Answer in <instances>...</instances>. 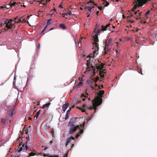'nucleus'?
Here are the masks:
<instances>
[{
	"label": "nucleus",
	"instance_id": "obj_6",
	"mask_svg": "<svg viewBox=\"0 0 157 157\" xmlns=\"http://www.w3.org/2000/svg\"><path fill=\"white\" fill-rule=\"evenodd\" d=\"M147 2V0H136L133 2L135 4V6H142L143 4Z\"/></svg>",
	"mask_w": 157,
	"mask_h": 157
},
{
	"label": "nucleus",
	"instance_id": "obj_28",
	"mask_svg": "<svg viewBox=\"0 0 157 157\" xmlns=\"http://www.w3.org/2000/svg\"><path fill=\"white\" fill-rule=\"evenodd\" d=\"M47 5V3H40V6H46Z\"/></svg>",
	"mask_w": 157,
	"mask_h": 157
},
{
	"label": "nucleus",
	"instance_id": "obj_30",
	"mask_svg": "<svg viewBox=\"0 0 157 157\" xmlns=\"http://www.w3.org/2000/svg\"><path fill=\"white\" fill-rule=\"evenodd\" d=\"M24 21H25L24 19L23 21H22L20 19H19L18 20V21H15V22H16H16L17 23H21V22H24Z\"/></svg>",
	"mask_w": 157,
	"mask_h": 157
},
{
	"label": "nucleus",
	"instance_id": "obj_51",
	"mask_svg": "<svg viewBox=\"0 0 157 157\" xmlns=\"http://www.w3.org/2000/svg\"><path fill=\"white\" fill-rule=\"evenodd\" d=\"M98 8L99 10H102V8L101 6H98Z\"/></svg>",
	"mask_w": 157,
	"mask_h": 157
},
{
	"label": "nucleus",
	"instance_id": "obj_24",
	"mask_svg": "<svg viewBox=\"0 0 157 157\" xmlns=\"http://www.w3.org/2000/svg\"><path fill=\"white\" fill-rule=\"evenodd\" d=\"M142 13V12H141L138 13V14L137 16V17H136V20H137L139 19H141L140 17L141 16V14Z\"/></svg>",
	"mask_w": 157,
	"mask_h": 157
},
{
	"label": "nucleus",
	"instance_id": "obj_62",
	"mask_svg": "<svg viewBox=\"0 0 157 157\" xmlns=\"http://www.w3.org/2000/svg\"><path fill=\"white\" fill-rule=\"evenodd\" d=\"M82 97H84L85 98H86L87 97L86 96L84 95V94H82Z\"/></svg>",
	"mask_w": 157,
	"mask_h": 157
},
{
	"label": "nucleus",
	"instance_id": "obj_34",
	"mask_svg": "<svg viewBox=\"0 0 157 157\" xmlns=\"http://www.w3.org/2000/svg\"><path fill=\"white\" fill-rule=\"evenodd\" d=\"M78 129H80V132H79V133L80 134H82L83 132V130L81 129L80 128H78Z\"/></svg>",
	"mask_w": 157,
	"mask_h": 157
},
{
	"label": "nucleus",
	"instance_id": "obj_46",
	"mask_svg": "<svg viewBox=\"0 0 157 157\" xmlns=\"http://www.w3.org/2000/svg\"><path fill=\"white\" fill-rule=\"evenodd\" d=\"M91 6H88V10L90 12H91V10L92 9V8H91Z\"/></svg>",
	"mask_w": 157,
	"mask_h": 157
},
{
	"label": "nucleus",
	"instance_id": "obj_5",
	"mask_svg": "<svg viewBox=\"0 0 157 157\" xmlns=\"http://www.w3.org/2000/svg\"><path fill=\"white\" fill-rule=\"evenodd\" d=\"M13 21L14 20L12 19H10V20L6 19L3 25L6 24V27L8 29H12L14 26V25L11 23V22Z\"/></svg>",
	"mask_w": 157,
	"mask_h": 157
},
{
	"label": "nucleus",
	"instance_id": "obj_22",
	"mask_svg": "<svg viewBox=\"0 0 157 157\" xmlns=\"http://www.w3.org/2000/svg\"><path fill=\"white\" fill-rule=\"evenodd\" d=\"M60 27L63 29L64 30L67 29V27L63 24H61L59 25Z\"/></svg>",
	"mask_w": 157,
	"mask_h": 157
},
{
	"label": "nucleus",
	"instance_id": "obj_54",
	"mask_svg": "<svg viewBox=\"0 0 157 157\" xmlns=\"http://www.w3.org/2000/svg\"><path fill=\"white\" fill-rule=\"evenodd\" d=\"M59 8H63V6H62V5L61 4H60V5H59Z\"/></svg>",
	"mask_w": 157,
	"mask_h": 157
},
{
	"label": "nucleus",
	"instance_id": "obj_32",
	"mask_svg": "<svg viewBox=\"0 0 157 157\" xmlns=\"http://www.w3.org/2000/svg\"><path fill=\"white\" fill-rule=\"evenodd\" d=\"M36 153H33V152H31L29 154V156H33L35 155Z\"/></svg>",
	"mask_w": 157,
	"mask_h": 157
},
{
	"label": "nucleus",
	"instance_id": "obj_18",
	"mask_svg": "<svg viewBox=\"0 0 157 157\" xmlns=\"http://www.w3.org/2000/svg\"><path fill=\"white\" fill-rule=\"evenodd\" d=\"M71 110V109H69L67 111L66 113V116H65V120H66L69 118V117L70 113Z\"/></svg>",
	"mask_w": 157,
	"mask_h": 157
},
{
	"label": "nucleus",
	"instance_id": "obj_10",
	"mask_svg": "<svg viewBox=\"0 0 157 157\" xmlns=\"http://www.w3.org/2000/svg\"><path fill=\"white\" fill-rule=\"evenodd\" d=\"M18 140H19V141L20 142L19 144V147L18 148V149L17 150L19 152H20L23 149V147H24V144L23 145H22V146H21L22 145L21 144V141L22 140V139L20 137Z\"/></svg>",
	"mask_w": 157,
	"mask_h": 157
},
{
	"label": "nucleus",
	"instance_id": "obj_25",
	"mask_svg": "<svg viewBox=\"0 0 157 157\" xmlns=\"http://www.w3.org/2000/svg\"><path fill=\"white\" fill-rule=\"evenodd\" d=\"M101 32L102 31H104L106 30V29L107 28L106 27V26H104L103 25H102L101 26Z\"/></svg>",
	"mask_w": 157,
	"mask_h": 157
},
{
	"label": "nucleus",
	"instance_id": "obj_31",
	"mask_svg": "<svg viewBox=\"0 0 157 157\" xmlns=\"http://www.w3.org/2000/svg\"><path fill=\"white\" fill-rule=\"evenodd\" d=\"M137 7V6H134L133 8L132 9V10L131 11V12H134L135 10H136Z\"/></svg>",
	"mask_w": 157,
	"mask_h": 157
},
{
	"label": "nucleus",
	"instance_id": "obj_49",
	"mask_svg": "<svg viewBox=\"0 0 157 157\" xmlns=\"http://www.w3.org/2000/svg\"><path fill=\"white\" fill-rule=\"evenodd\" d=\"M51 133L52 135L54 133V130L53 129H52L51 131Z\"/></svg>",
	"mask_w": 157,
	"mask_h": 157
},
{
	"label": "nucleus",
	"instance_id": "obj_13",
	"mask_svg": "<svg viewBox=\"0 0 157 157\" xmlns=\"http://www.w3.org/2000/svg\"><path fill=\"white\" fill-rule=\"evenodd\" d=\"M91 0H90V1L88 2H86V4L89 5L90 4H91L92 5H93V6H91V8H94V6L95 5L96 6H97V5L96 4H95L94 2L93 1H91Z\"/></svg>",
	"mask_w": 157,
	"mask_h": 157
},
{
	"label": "nucleus",
	"instance_id": "obj_50",
	"mask_svg": "<svg viewBox=\"0 0 157 157\" xmlns=\"http://www.w3.org/2000/svg\"><path fill=\"white\" fill-rule=\"evenodd\" d=\"M139 11V10H138L137 11H136L134 12V14L135 15H137L138 12Z\"/></svg>",
	"mask_w": 157,
	"mask_h": 157
},
{
	"label": "nucleus",
	"instance_id": "obj_59",
	"mask_svg": "<svg viewBox=\"0 0 157 157\" xmlns=\"http://www.w3.org/2000/svg\"><path fill=\"white\" fill-rule=\"evenodd\" d=\"M3 24H4V23H2L1 24H0L1 27L3 25H6V24H4V25H3Z\"/></svg>",
	"mask_w": 157,
	"mask_h": 157
},
{
	"label": "nucleus",
	"instance_id": "obj_19",
	"mask_svg": "<svg viewBox=\"0 0 157 157\" xmlns=\"http://www.w3.org/2000/svg\"><path fill=\"white\" fill-rule=\"evenodd\" d=\"M17 6V3L16 2H14L13 1H11L10 3L9 4V5H8L9 6H10V7H11L12 6Z\"/></svg>",
	"mask_w": 157,
	"mask_h": 157
},
{
	"label": "nucleus",
	"instance_id": "obj_3",
	"mask_svg": "<svg viewBox=\"0 0 157 157\" xmlns=\"http://www.w3.org/2000/svg\"><path fill=\"white\" fill-rule=\"evenodd\" d=\"M100 25L99 24H97L95 26V29L94 31V33L93 35L94 36V39H98V36L99 35L100 32H101V29H99Z\"/></svg>",
	"mask_w": 157,
	"mask_h": 157
},
{
	"label": "nucleus",
	"instance_id": "obj_17",
	"mask_svg": "<svg viewBox=\"0 0 157 157\" xmlns=\"http://www.w3.org/2000/svg\"><path fill=\"white\" fill-rule=\"evenodd\" d=\"M39 154L41 156H43L44 157H45L46 156H48L49 157H59V156H58L57 155L52 156V155H46L43 153H39Z\"/></svg>",
	"mask_w": 157,
	"mask_h": 157
},
{
	"label": "nucleus",
	"instance_id": "obj_47",
	"mask_svg": "<svg viewBox=\"0 0 157 157\" xmlns=\"http://www.w3.org/2000/svg\"><path fill=\"white\" fill-rule=\"evenodd\" d=\"M69 14L70 15H71L72 14L71 11H69V12H67V13H66V15Z\"/></svg>",
	"mask_w": 157,
	"mask_h": 157
},
{
	"label": "nucleus",
	"instance_id": "obj_63",
	"mask_svg": "<svg viewBox=\"0 0 157 157\" xmlns=\"http://www.w3.org/2000/svg\"><path fill=\"white\" fill-rule=\"evenodd\" d=\"M45 0H40V3L43 2Z\"/></svg>",
	"mask_w": 157,
	"mask_h": 157
},
{
	"label": "nucleus",
	"instance_id": "obj_14",
	"mask_svg": "<svg viewBox=\"0 0 157 157\" xmlns=\"http://www.w3.org/2000/svg\"><path fill=\"white\" fill-rule=\"evenodd\" d=\"M106 71L105 69L103 70H101L99 72V74L100 75V77H101V78H103L104 77V75L103 74L104 73H106V72L105 71Z\"/></svg>",
	"mask_w": 157,
	"mask_h": 157
},
{
	"label": "nucleus",
	"instance_id": "obj_58",
	"mask_svg": "<svg viewBox=\"0 0 157 157\" xmlns=\"http://www.w3.org/2000/svg\"><path fill=\"white\" fill-rule=\"evenodd\" d=\"M110 25V24H107L105 26H106V27L108 28V27H109Z\"/></svg>",
	"mask_w": 157,
	"mask_h": 157
},
{
	"label": "nucleus",
	"instance_id": "obj_8",
	"mask_svg": "<svg viewBox=\"0 0 157 157\" xmlns=\"http://www.w3.org/2000/svg\"><path fill=\"white\" fill-rule=\"evenodd\" d=\"M87 62L86 66L87 67L86 68V71L84 72L85 73L87 71H90L91 69H92L94 68V67L93 66L92 64H90V59L87 60Z\"/></svg>",
	"mask_w": 157,
	"mask_h": 157
},
{
	"label": "nucleus",
	"instance_id": "obj_60",
	"mask_svg": "<svg viewBox=\"0 0 157 157\" xmlns=\"http://www.w3.org/2000/svg\"><path fill=\"white\" fill-rule=\"evenodd\" d=\"M132 13V12H131L130 13L131 17H132L133 16V14Z\"/></svg>",
	"mask_w": 157,
	"mask_h": 157
},
{
	"label": "nucleus",
	"instance_id": "obj_12",
	"mask_svg": "<svg viewBox=\"0 0 157 157\" xmlns=\"http://www.w3.org/2000/svg\"><path fill=\"white\" fill-rule=\"evenodd\" d=\"M13 109H11L8 112V115L7 116V118H9L10 117H12L13 115Z\"/></svg>",
	"mask_w": 157,
	"mask_h": 157
},
{
	"label": "nucleus",
	"instance_id": "obj_42",
	"mask_svg": "<svg viewBox=\"0 0 157 157\" xmlns=\"http://www.w3.org/2000/svg\"><path fill=\"white\" fill-rule=\"evenodd\" d=\"M99 79V77H98V76H97L96 78H95V80H94V82H97V81H98V80Z\"/></svg>",
	"mask_w": 157,
	"mask_h": 157
},
{
	"label": "nucleus",
	"instance_id": "obj_44",
	"mask_svg": "<svg viewBox=\"0 0 157 157\" xmlns=\"http://www.w3.org/2000/svg\"><path fill=\"white\" fill-rule=\"evenodd\" d=\"M22 4H23L24 3H21L20 2H19L18 3H17V6H20V5L21 6V5H22Z\"/></svg>",
	"mask_w": 157,
	"mask_h": 157
},
{
	"label": "nucleus",
	"instance_id": "obj_27",
	"mask_svg": "<svg viewBox=\"0 0 157 157\" xmlns=\"http://www.w3.org/2000/svg\"><path fill=\"white\" fill-rule=\"evenodd\" d=\"M40 112H41V110H40L37 112L36 114V116H35L36 119H37L38 118V117L39 114L40 113Z\"/></svg>",
	"mask_w": 157,
	"mask_h": 157
},
{
	"label": "nucleus",
	"instance_id": "obj_61",
	"mask_svg": "<svg viewBox=\"0 0 157 157\" xmlns=\"http://www.w3.org/2000/svg\"><path fill=\"white\" fill-rule=\"evenodd\" d=\"M5 8V7H4V6H0V8L1 9H3L4 8Z\"/></svg>",
	"mask_w": 157,
	"mask_h": 157
},
{
	"label": "nucleus",
	"instance_id": "obj_37",
	"mask_svg": "<svg viewBox=\"0 0 157 157\" xmlns=\"http://www.w3.org/2000/svg\"><path fill=\"white\" fill-rule=\"evenodd\" d=\"M150 12V10H148L146 13L145 14V17H146L149 14Z\"/></svg>",
	"mask_w": 157,
	"mask_h": 157
},
{
	"label": "nucleus",
	"instance_id": "obj_26",
	"mask_svg": "<svg viewBox=\"0 0 157 157\" xmlns=\"http://www.w3.org/2000/svg\"><path fill=\"white\" fill-rule=\"evenodd\" d=\"M6 120L5 119H2L1 120V122L2 124L4 125L6 122Z\"/></svg>",
	"mask_w": 157,
	"mask_h": 157
},
{
	"label": "nucleus",
	"instance_id": "obj_45",
	"mask_svg": "<svg viewBox=\"0 0 157 157\" xmlns=\"http://www.w3.org/2000/svg\"><path fill=\"white\" fill-rule=\"evenodd\" d=\"M100 66H101V68L102 69L104 67V64L103 63H101Z\"/></svg>",
	"mask_w": 157,
	"mask_h": 157
},
{
	"label": "nucleus",
	"instance_id": "obj_16",
	"mask_svg": "<svg viewBox=\"0 0 157 157\" xmlns=\"http://www.w3.org/2000/svg\"><path fill=\"white\" fill-rule=\"evenodd\" d=\"M69 104L68 103H65V104H64L63 105L62 107V109L64 112L65 111L67 108L69 106Z\"/></svg>",
	"mask_w": 157,
	"mask_h": 157
},
{
	"label": "nucleus",
	"instance_id": "obj_55",
	"mask_svg": "<svg viewBox=\"0 0 157 157\" xmlns=\"http://www.w3.org/2000/svg\"><path fill=\"white\" fill-rule=\"evenodd\" d=\"M40 44L39 43V44H38V46L37 47V49L40 48Z\"/></svg>",
	"mask_w": 157,
	"mask_h": 157
},
{
	"label": "nucleus",
	"instance_id": "obj_29",
	"mask_svg": "<svg viewBox=\"0 0 157 157\" xmlns=\"http://www.w3.org/2000/svg\"><path fill=\"white\" fill-rule=\"evenodd\" d=\"M83 85V83L82 82H79L76 86L77 87L79 88L80 86H82Z\"/></svg>",
	"mask_w": 157,
	"mask_h": 157
},
{
	"label": "nucleus",
	"instance_id": "obj_57",
	"mask_svg": "<svg viewBox=\"0 0 157 157\" xmlns=\"http://www.w3.org/2000/svg\"><path fill=\"white\" fill-rule=\"evenodd\" d=\"M110 25V24H107L105 26H106V27L108 28V27H109Z\"/></svg>",
	"mask_w": 157,
	"mask_h": 157
},
{
	"label": "nucleus",
	"instance_id": "obj_9",
	"mask_svg": "<svg viewBox=\"0 0 157 157\" xmlns=\"http://www.w3.org/2000/svg\"><path fill=\"white\" fill-rule=\"evenodd\" d=\"M79 128V125H77L76 127H70L68 131L69 134H73Z\"/></svg>",
	"mask_w": 157,
	"mask_h": 157
},
{
	"label": "nucleus",
	"instance_id": "obj_7",
	"mask_svg": "<svg viewBox=\"0 0 157 157\" xmlns=\"http://www.w3.org/2000/svg\"><path fill=\"white\" fill-rule=\"evenodd\" d=\"M76 118H73L71 119L68 124V126L70 127H76L77 125L75 124Z\"/></svg>",
	"mask_w": 157,
	"mask_h": 157
},
{
	"label": "nucleus",
	"instance_id": "obj_48",
	"mask_svg": "<svg viewBox=\"0 0 157 157\" xmlns=\"http://www.w3.org/2000/svg\"><path fill=\"white\" fill-rule=\"evenodd\" d=\"M80 135V134L78 133L76 135V139H77L79 136Z\"/></svg>",
	"mask_w": 157,
	"mask_h": 157
},
{
	"label": "nucleus",
	"instance_id": "obj_2",
	"mask_svg": "<svg viewBox=\"0 0 157 157\" xmlns=\"http://www.w3.org/2000/svg\"><path fill=\"white\" fill-rule=\"evenodd\" d=\"M112 40H105V47L104 49V55L106 54L110 51L113 44Z\"/></svg>",
	"mask_w": 157,
	"mask_h": 157
},
{
	"label": "nucleus",
	"instance_id": "obj_39",
	"mask_svg": "<svg viewBox=\"0 0 157 157\" xmlns=\"http://www.w3.org/2000/svg\"><path fill=\"white\" fill-rule=\"evenodd\" d=\"M96 68H97V70H100V71L102 69L101 68V66L100 65L97 66Z\"/></svg>",
	"mask_w": 157,
	"mask_h": 157
},
{
	"label": "nucleus",
	"instance_id": "obj_64",
	"mask_svg": "<svg viewBox=\"0 0 157 157\" xmlns=\"http://www.w3.org/2000/svg\"><path fill=\"white\" fill-rule=\"evenodd\" d=\"M8 5V6H5V8H7V9H8V8H10V6H8V5Z\"/></svg>",
	"mask_w": 157,
	"mask_h": 157
},
{
	"label": "nucleus",
	"instance_id": "obj_43",
	"mask_svg": "<svg viewBox=\"0 0 157 157\" xmlns=\"http://www.w3.org/2000/svg\"><path fill=\"white\" fill-rule=\"evenodd\" d=\"M27 142H28V141H27L26 142V144H25V148H26V150H27L28 149V146L27 145Z\"/></svg>",
	"mask_w": 157,
	"mask_h": 157
},
{
	"label": "nucleus",
	"instance_id": "obj_11",
	"mask_svg": "<svg viewBox=\"0 0 157 157\" xmlns=\"http://www.w3.org/2000/svg\"><path fill=\"white\" fill-rule=\"evenodd\" d=\"M78 108L81 110L82 112H85V110L89 109V107L85 105H84L82 106V107H78Z\"/></svg>",
	"mask_w": 157,
	"mask_h": 157
},
{
	"label": "nucleus",
	"instance_id": "obj_1",
	"mask_svg": "<svg viewBox=\"0 0 157 157\" xmlns=\"http://www.w3.org/2000/svg\"><path fill=\"white\" fill-rule=\"evenodd\" d=\"M104 91L103 90L100 91L98 96L96 98L94 101L95 103L94 104V106L97 107L100 105L102 102V97L104 93Z\"/></svg>",
	"mask_w": 157,
	"mask_h": 157
},
{
	"label": "nucleus",
	"instance_id": "obj_21",
	"mask_svg": "<svg viewBox=\"0 0 157 157\" xmlns=\"http://www.w3.org/2000/svg\"><path fill=\"white\" fill-rule=\"evenodd\" d=\"M94 81V79L93 78H90L86 81V83L87 84L92 83Z\"/></svg>",
	"mask_w": 157,
	"mask_h": 157
},
{
	"label": "nucleus",
	"instance_id": "obj_15",
	"mask_svg": "<svg viewBox=\"0 0 157 157\" xmlns=\"http://www.w3.org/2000/svg\"><path fill=\"white\" fill-rule=\"evenodd\" d=\"M75 139V138L72 137L71 136L70 138H69L67 140V141L66 143V147L67 146L68 144L71 143V140H74Z\"/></svg>",
	"mask_w": 157,
	"mask_h": 157
},
{
	"label": "nucleus",
	"instance_id": "obj_53",
	"mask_svg": "<svg viewBox=\"0 0 157 157\" xmlns=\"http://www.w3.org/2000/svg\"><path fill=\"white\" fill-rule=\"evenodd\" d=\"M90 87L92 90L95 89L94 87L93 86H91Z\"/></svg>",
	"mask_w": 157,
	"mask_h": 157
},
{
	"label": "nucleus",
	"instance_id": "obj_36",
	"mask_svg": "<svg viewBox=\"0 0 157 157\" xmlns=\"http://www.w3.org/2000/svg\"><path fill=\"white\" fill-rule=\"evenodd\" d=\"M94 56V55L92 54H90L89 55V57L91 58H93L95 56Z\"/></svg>",
	"mask_w": 157,
	"mask_h": 157
},
{
	"label": "nucleus",
	"instance_id": "obj_56",
	"mask_svg": "<svg viewBox=\"0 0 157 157\" xmlns=\"http://www.w3.org/2000/svg\"><path fill=\"white\" fill-rule=\"evenodd\" d=\"M88 8V6H85L84 9H85V10H86Z\"/></svg>",
	"mask_w": 157,
	"mask_h": 157
},
{
	"label": "nucleus",
	"instance_id": "obj_20",
	"mask_svg": "<svg viewBox=\"0 0 157 157\" xmlns=\"http://www.w3.org/2000/svg\"><path fill=\"white\" fill-rule=\"evenodd\" d=\"M75 42L76 43V45H78V47H80V46H81V44L80 45H79L80 43L81 42V40H74Z\"/></svg>",
	"mask_w": 157,
	"mask_h": 157
},
{
	"label": "nucleus",
	"instance_id": "obj_35",
	"mask_svg": "<svg viewBox=\"0 0 157 157\" xmlns=\"http://www.w3.org/2000/svg\"><path fill=\"white\" fill-rule=\"evenodd\" d=\"M52 21V20L51 19H49L48 20V21H47V25H49L50 24H51V21Z\"/></svg>",
	"mask_w": 157,
	"mask_h": 157
},
{
	"label": "nucleus",
	"instance_id": "obj_52",
	"mask_svg": "<svg viewBox=\"0 0 157 157\" xmlns=\"http://www.w3.org/2000/svg\"><path fill=\"white\" fill-rule=\"evenodd\" d=\"M98 87H99V88L100 90L101 89H102L103 88V86L102 85L101 86V87L100 86H98Z\"/></svg>",
	"mask_w": 157,
	"mask_h": 157
},
{
	"label": "nucleus",
	"instance_id": "obj_38",
	"mask_svg": "<svg viewBox=\"0 0 157 157\" xmlns=\"http://www.w3.org/2000/svg\"><path fill=\"white\" fill-rule=\"evenodd\" d=\"M85 124V123H84V124H81L80 125V126H79V128L81 129L82 128H83L84 127V124Z\"/></svg>",
	"mask_w": 157,
	"mask_h": 157
},
{
	"label": "nucleus",
	"instance_id": "obj_40",
	"mask_svg": "<svg viewBox=\"0 0 157 157\" xmlns=\"http://www.w3.org/2000/svg\"><path fill=\"white\" fill-rule=\"evenodd\" d=\"M92 70H93L94 74V75L95 74V73H96V70H97L96 68H93Z\"/></svg>",
	"mask_w": 157,
	"mask_h": 157
},
{
	"label": "nucleus",
	"instance_id": "obj_41",
	"mask_svg": "<svg viewBox=\"0 0 157 157\" xmlns=\"http://www.w3.org/2000/svg\"><path fill=\"white\" fill-rule=\"evenodd\" d=\"M138 40H135V44L136 46H137V45H138V44L139 42L138 41Z\"/></svg>",
	"mask_w": 157,
	"mask_h": 157
},
{
	"label": "nucleus",
	"instance_id": "obj_33",
	"mask_svg": "<svg viewBox=\"0 0 157 157\" xmlns=\"http://www.w3.org/2000/svg\"><path fill=\"white\" fill-rule=\"evenodd\" d=\"M94 103H95V102L94 103V104H93V106H91V107H89V109H90V110H92V109H93L96 108L97 107H95L94 105Z\"/></svg>",
	"mask_w": 157,
	"mask_h": 157
},
{
	"label": "nucleus",
	"instance_id": "obj_4",
	"mask_svg": "<svg viewBox=\"0 0 157 157\" xmlns=\"http://www.w3.org/2000/svg\"><path fill=\"white\" fill-rule=\"evenodd\" d=\"M99 40H94L93 42V49H94V50L93 52V54L95 56V54L99 49Z\"/></svg>",
	"mask_w": 157,
	"mask_h": 157
},
{
	"label": "nucleus",
	"instance_id": "obj_23",
	"mask_svg": "<svg viewBox=\"0 0 157 157\" xmlns=\"http://www.w3.org/2000/svg\"><path fill=\"white\" fill-rule=\"evenodd\" d=\"M51 103L50 102H49L48 103L45 104L43 105L42 106V108L44 109L48 107L50 105Z\"/></svg>",
	"mask_w": 157,
	"mask_h": 157
}]
</instances>
